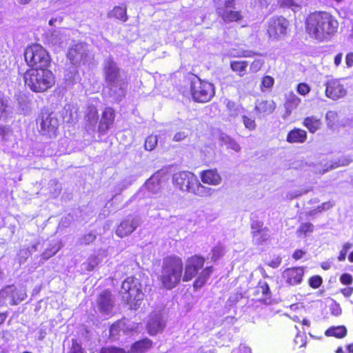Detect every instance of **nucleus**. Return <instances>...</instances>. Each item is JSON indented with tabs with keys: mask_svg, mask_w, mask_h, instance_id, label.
Here are the masks:
<instances>
[{
	"mask_svg": "<svg viewBox=\"0 0 353 353\" xmlns=\"http://www.w3.org/2000/svg\"><path fill=\"white\" fill-rule=\"evenodd\" d=\"M339 23L328 12H315L309 14L305 21V30L310 37L319 41L330 39L337 32Z\"/></svg>",
	"mask_w": 353,
	"mask_h": 353,
	"instance_id": "f257e3e1",
	"label": "nucleus"
},
{
	"mask_svg": "<svg viewBox=\"0 0 353 353\" xmlns=\"http://www.w3.org/2000/svg\"><path fill=\"white\" fill-rule=\"evenodd\" d=\"M175 185L182 191L188 192L198 196H211L214 190L201 184L197 176L190 172H180L173 176Z\"/></svg>",
	"mask_w": 353,
	"mask_h": 353,
	"instance_id": "f03ea898",
	"label": "nucleus"
},
{
	"mask_svg": "<svg viewBox=\"0 0 353 353\" xmlns=\"http://www.w3.org/2000/svg\"><path fill=\"white\" fill-rule=\"evenodd\" d=\"M26 85L33 92H43L54 84L53 73L48 68L30 69L24 74Z\"/></svg>",
	"mask_w": 353,
	"mask_h": 353,
	"instance_id": "7ed1b4c3",
	"label": "nucleus"
},
{
	"mask_svg": "<svg viewBox=\"0 0 353 353\" xmlns=\"http://www.w3.org/2000/svg\"><path fill=\"white\" fill-rule=\"evenodd\" d=\"M183 262L176 256H169L164 259L161 275V282L167 289H172L181 281Z\"/></svg>",
	"mask_w": 353,
	"mask_h": 353,
	"instance_id": "20e7f679",
	"label": "nucleus"
},
{
	"mask_svg": "<svg viewBox=\"0 0 353 353\" xmlns=\"http://www.w3.org/2000/svg\"><path fill=\"white\" fill-rule=\"evenodd\" d=\"M67 57L72 65L71 68L65 71V79L67 81L72 82L78 79L77 67L88 61V48L84 43H77L69 48Z\"/></svg>",
	"mask_w": 353,
	"mask_h": 353,
	"instance_id": "39448f33",
	"label": "nucleus"
},
{
	"mask_svg": "<svg viewBox=\"0 0 353 353\" xmlns=\"http://www.w3.org/2000/svg\"><path fill=\"white\" fill-rule=\"evenodd\" d=\"M141 283L138 279L130 276L125 279L121 285V294L123 300L136 310L143 300L144 294Z\"/></svg>",
	"mask_w": 353,
	"mask_h": 353,
	"instance_id": "423d86ee",
	"label": "nucleus"
},
{
	"mask_svg": "<svg viewBox=\"0 0 353 353\" xmlns=\"http://www.w3.org/2000/svg\"><path fill=\"white\" fill-rule=\"evenodd\" d=\"M24 57L28 65L32 69L47 68L50 57L46 50L39 44H34L26 49Z\"/></svg>",
	"mask_w": 353,
	"mask_h": 353,
	"instance_id": "0eeeda50",
	"label": "nucleus"
},
{
	"mask_svg": "<svg viewBox=\"0 0 353 353\" xmlns=\"http://www.w3.org/2000/svg\"><path fill=\"white\" fill-rule=\"evenodd\" d=\"M191 93L195 101L205 103L209 101L214 94V85L196 78L192 81Z\"/></svg>",
	"mask_w": 353,
	"mask_h": 353,
	"instance_id": "6e6552de",
	"label": "nucleus"
},
{
	"mask_svg": "<svg viewBox=\"0 0 353 353\" xmlns=\"http://www.w3.org/2000/svg\"><path fill=\"white\" fill-rule=\"evenodd\" d=\"M37 124L42 134L49 137L57 135L59 121L54 113L42 110L37 119Z\"/></svg>",
	"mask_w": 353,
	"mask_h": 353,
	"instance_id": "1a4fd4ad",
	"label": "nucleus"
},
{
	"mask_svg": "<svg viewBox=\"0 0 353 353\" xmlns=\"http://www.w3.org/2000/svg\"><path fill=\"white\" fill-rule=\"evenodd\" d=\"M216 12L225 22L238 21L242 19L240 12L236 10L234 0H214Z\"/></svg>",
	"mask_w": 353,
	"mask_h": 353,
	"instance_id": "9d476101",
	"label": "nucleus"
},
{
	"mask_svg": "<svg viewBox=\"0 0 353 353\" xmlns=\"http://www.w3.org/2000/svg\"><path fill=\"white\" fill-rule=\"evenodd\" d=\"M289 21L283 17H273L270 19L268 26V34L272 41H278L287 34Z\"/></svg>",
	"mask_w": 353,
	"mask_h": 353,
	"instance_id": "9b49d317",
	"label": "nucleus"
},
{
	"mask_svg": "<svg viewBox=\"0 0 353 353\" xmlns=\"http://www.w3.org/2000/svg\"><path fill=\"white\" fill-rule=\"evenodd\" d=\"M204 263V258L198 255L188 258L185 262L183 281H189L192 280L198 273V271L203 268Z\"/></svg>",
	"mask_w": 353,
	"mask_h": 353,
	"instance_id": "f8f14e48",
	"label": "nucleus"
},
{
	"mask_svg": "<svg viewBox=\"0 0 353 353\" xmlns=\"http://www.w3.org/2000/svg\"><path fill=\"white\" fill-rule=\"evenodd\" d=\"M161 175L157 172L152 175L137 193V196L141 198L142 196H152L158 194L161 188Z\"/></svg>",
	"mask_w": 353,
	"mask_h": 353,
	"instance_id": "ddd939ff",
	"label": "nucleus"
},
{
	"mask_svg": "<svg viewBox=\"0 0 353 353\" xmlns=\"http://www.w3.org/2000/svg\"><path fill=\"white\" fill-rule=\"evenodd\" d=\"M152 341L145 339L136 342L131 347V352H125L123 349L113 346L101 348V353H143L152 346Z\"/></svg>",
	"mask_w": 353,
	"mask_h": 353,
	"instance_id": "4468645a",
	"label": "nucleus"
},
{
	"mask_svg": "<svg viewBox=\"0 0 353 353\" xmlns=\"http://www.w3.org/2000/svg\"><path fill=\"white\" fill-rule=\"evenodd\" d=\"M126 83L124 80L106 83L105 94L112 101H121L125 95Z\"/></svg>",
	"mask_w": 353,
	"mask_h": 353,
	"instance_id": "2eb2a0df",
	"label": "nucleus"
},
{
	"mask_svg": "<svg viewBox=\"0 0 353 353\" xmlns=\"http://www.w3.org/2000/svg\"><path fill=\"white\" fill-rule=\"evenodd\" d=\"M137 329V326L134 323L125 319L120 320L111 325L110 335L113 340H115L121 334H128L136 331Z\"/></svg>",
	"mask_w": 353,
	"mask_h": 353,
	"instance_id": "dca6fc26",
	"label": "nucleus"
},
{
	"mask_svg": "<svg viewBox=\"0 0 353 353\" xmlns=\"http://www.w3.org/2000/svg\"><path fill=\"white\" fill-rule=\"evenodd\" d=\"M325 87L326 97L332 100H337L345 97L347 94L346 89L339 79H332L327 81Z\"/></svg>",
	"mask_w": 353,
	"mask_h": 353,
	"instance_id": "f3484780",
	"label": "nucleus"
},
{
	"mask_svg": "<svg viewBox=\"0 0 353 353\" xmlns=\"http://www.w3.org/2000/svg\"><path fill=\"white\" fill-rule=\"evenodd\" d=\"M304 276V270L301 267L290 268L285 270L281 275L284 283L290 286L301 283Z\"/></svg>",
	"mask_w": 353,
	"mask_h": 353,
	"instance_id": "a211bd4d",
	"label": "nucleus"
},
{
	"mask_svg": "<svg viewBox=\"0 0 353 353\" xmlns=\"http://www.w3.org/2000/svg\"><path fill=\"white\" fill-rule=\"evenodd\" d=\"M70 31L67 29L55 30L50 31L46 33V41L47 42L55 47H61L63 44H65Z\"/></svg>",
	"mask_w": 353,
	"mask_h": 353,
	"instance_id": "6ab92c4d",
	"label": "nucleus"
},
{
	"mask_svg": "<svg viewBox=\"0 0 353 353\" xmlns=\"http://www.w3.org/2000/svg\"><path fill=\"white\" fill-rule=\"evenodd\" d=\"M103 70L106 83L123 80L120 76L117 63L111 58L105 61Z\"/></svg>",
	"mask_w": 353,
	"mask_h": 353,
	"instance_id": "aec40b11",
	"label": "nucleus"
},
{
	"mask_svg": "<svg viewBox=\"0 0 353 353\" xmlns=\"http://www.w3.org/2000/svg\"><path fill=\"white\" fill-rule=\"evenodd\" d=\"M114 307V300L108 291L101 292L97 299V309L103 315H109Z\"/></svg>",
	"mask_w": 353,
	"mask_h": 353,
	"instance_id": "412c9836",
	"label": "nucleus"
},
{
	"mask_svg": "<svg viewBox=\"0 0 353 353\" xmlns=\"http://www.w3.org/2000/svg\"><path fill=\"white\" fill-rule=\"evenodd\" d=\"M139 221L137 217L128 216L121 222L118 226L116 234L120 237L130 234L138 226Z\"/></svg>",
	"mask_w": 353,
	"mask_h": 353,
	"instance_id": "4be33fe9",
	"label": "nucleus"
},
{
	"mask_svg": "<svg viewBox=\"0 0 353 353\" xmlns=\"http://www.w3.org/2000/svg\"><path fill=\"white\" fill-rule=\"evenodd\" d=\"M165 325V321L159 312L152 314L147 323L148 332L151 335H154L163 331Z\"/></svg>",
	"mask_w": 353,
	"mask_h": 353,
	"instance_id": "5701e85b",
	"label": "nucleus"
},
{
	"mask_svg": "<svg viewBox=\"0 0 353 353\" xmlns=\"http://www.w3.org/2000/svg\"><path fill=\"white\" fill-rule=\"evenodd\" d=\"M114 110L111 108H105L98 125V132L101 134H105L110 130L114 123Z\"/></svg>",
	"mask_w": 353,
	"mask_h": 353,
	"instance_id": "b1692460",
	"label": "nucleus"
},
{
	"mask_svg": "<svg viewBox=\"0 0 353 353\" xmlns=\"http://www.w3.org/2000/svg\"><path fill=\"white\" fill-rule=\"evenodd\" d=\"M85 128L88 132H95L96 125L99 121L97 104L91 103L85 110Z\"/></svg>",
	"mask_w": 353,
	"mask_h": 353,
	"instance_id": "393cba45",
	"label": "nucleus"
},
{
	"mask_svg": "<svg viewBox=\"0 0 353 353\" xmlns=\"http://www.w3.org/2000/svg\"><path fill=\"white\" fill-rule=\"evenodd\" d=\"M201 179L203 183L218 185L221 182V177L216 170H207L201 172Z\"/></svg>",
	"mask_w": 353,
	"mask_h": 353,
	"instance_id": "a878e982",
	"label": "nucleus"
},
{
	"mask_svg": "<svg viewBox=\"0 0 353 353\" xmlns=\"http://www.w3.org/2000/svg\"><path fill=\"white\" fill-rule=\"evenodd\" d=\"M307 139V132L301 129L295 128L291 130L287 137L289 143H303Z\"/></svg>",
	"mask_w": 353,
	"mask_h": 353,
	"instance_id": "bb28decb",
	"label": "nucleus"
},
{
	"mask_svg": "<svg viewBox=\"0 0 353 353\" xmlns=\"http://www.w3.org/2000/svg\"><path fill=\"white\" fill-rule=\"evenodd\" d=\"M11 287H12L14 290L13 292L10 294L9 303L11 305H17L26 298V290L23 287H21L19 289L12 285H11Z\"/></svg>",
	"mask_w": 353,
	"mask_h": 353,
	"instance_id": "cd10ccee",
	"label": "nucleus"
},
{
	"mask_svg": "<svg viewBox=\"0 0 353 353\" xmlns=\"http://www.w3.org/2000/svg\"><path fill=\"white\" fill-rule=\"evenodd\" d=\"M106 256V252L103 250H99L96 254L91 255L86 263V270L91 271L97 266V265L102 261L103 258Z\"/></svg>",
	"mask_w": 353,
	"mask_h": 353,
	"instance_id": "c85d7f7f",
	"label": "nucleus"
},
{
	"mask_svg": "<svg viewBox=\"0 0 353 353\" xmlns=\"http://www.w3.org/2000/svg\"><path fill=\"white\" fill-rule=\"evenodd\" d=\"M213 272L212 267H207L203 269L194 283L195 289L201 288L208 280Z\"/></svg>",
	"mask_w": 353,
	"mask_h": 353,
	"instance_id": "c756f323",
	"label": "nucleus"
},
{
	"mask_svg": "<svg viewBox=\"0 0 353 353\" xmlns=\"http://www.w3.org/2000/svg\"><path fill=\"white\" fill-rule=\"evenodd\" d=\"M321 125V119L315 116L307 117L303 121V125L311 132H316Z\"/></svg>",
	"mask_w": 353,
	"mask_h": 353,
	"instance_id": "7c9ffc66",
	"label": "nucleus"
},
{
	"mask_svg": "<svg viewBox=\"0 0 353 353\" xmlns=\"http://www.w3.org/2000/svg\"><path fill=\"white\" fill-rule=\"evenodd\" d=\"M300 103L301 99L299 97L293 92L289 93L285 103L287 114H291L292 111L296 109Z\"/></svg>",
	"mask_w": 353,
	"mask_h": 353,
	"instance_id": "2f4dec72",
	"label": "nucleus"
},
{
	"mask_svg": "<svg viewBox=\"0 0 353 353\" xmlns=\"http://www.w3.org/2000/svg\"><path fill=\"white\" fill-rule=\"evenodd\" d=\"M256 111L265 114H271L275 109V104L272 101H261L256 104Z\"/></svg>",
	"mask_w": 353,
	"mask_h": 353,
	"instance_id": "473e14b6",
	"label": "nucleus"
},
{
	"mask_svg": "<svg viewBox=\"0 0 353 353\" xmlns=\"http://www.w3.org/2000/svg\"><path fill=\"white\" fill-rule=\"evenodd\" d=\"M248 65V62L245 61H232L230 62L231 69L240 77H243L245 74Z\"/></svg>",
	"mask_w": 353,
	"mask_h": 353,
	"instance_id": "72a5a7b5",
	"label": "nucleus"
},
{
	"mask_svg": "<svg viewBox=\"0 0 353 353\" xmlns=\"http://www.w3.org/2000/svg\"><path fill=\"white\" fill-rule=\"evenodd\" d=\"M258 293H261L263 298L261 300L265 303H268L270 301L271 292L268 283L265 281H260L256 288Z\"/></svg>",
	"mask_w": 353,
	"mask_h": 353,
	"instance_id": "f704fd0d",
	"label": "nucleus"
},
{
	"mask_svg": "<svg viewBox=\"0 0 353 353\" xmlns=\"http://www.w3.org/2000/svg\"><path fill=\"white\" fill-rule=\"evenodd\" d=\"M325 334L327 336H334L341 339L346 336L347 330L345 326L331 327L325 331Z\"/></svg>",
	"mask_w": 353,
	"mask_h": 353,
	"instance_id": "c9c22d12",
	"label": "nucleus"
},
{
	"mask_svg": "<svg viewBox=\"0 0 353 353\" xmlns=\"http://www.w3.org/2000/svg\"><path fill=\"white\" fill-rule=\"evenodd\" d=\"M253 241L256 244H261L263 241H266L270 236V232L268 229H263L259 231H252Z\"/></svg>",
	"mask_w": 353,
	"mask_h": 353,
	"instance_id": "e433bc0d",
	"label": "nucleus"
},
{
	"mask_svg": "<svg viewBox=\"0 0 353 353\" xmlns=\"http://www.w3.org/2000/svg\"><path fill=\"white\" fill-rule=\"evenodd\" d=\"M221 141L223 144L227 146L228 148H230L235 152H239L241 150L240 145L233 139L228 135H221Z\"/></svg>",
	"mask_w": 353,
	"mask_h": 353,
	"instance_id": "4c0bfd02",
	"label": "nucleus"
},
{
	"mask_svg": "<svg viewBox=\"0 0 353 353\" xmlns=\"http://www.w3.org/2000/svg\"><path fill=\"white\" fill-rule=\"evenodd\" d=\"M61 248V244L59 241H54L50 244V248L47 249L42 254L44 260L50 259Z\"/></svg>",
	"mask_w": 353,
	"mask_h": 353,
	"instance_id": "58836bf2",
	"label": "nucleus"
},
{
	"mask_svg": "<svg viewBox=\"0 0 353 353\" xmlns=\"http://www.w3.org/2000/svg\"><path fill=\"white\" fill-rule=\"evenodd\" d=\"M313 228H314V226L310 223H302L299 226V228L296 232L297 235L299 237H305L307 235V234L312 233L313 232Z\"/></svg>",
	"mask_w": 353,
	"mask_h": 353,
	"instance_id": "ea45409f",
	"label": "nucleus"
},
{
	"mask_svg": "<svg viewBox=\"0 0 353 353\" xmlns=\"http://www.w3.org/2000/svg\"><path fill=\"white\" fill-rule=\"evenodd\" d=\"M225 253V248L221 244H218L213 248L211 252V261H216Z\"/></svg>",
	"mask_w": 353,
	"mask_h": 353,
	"instance_id": "a19ab883",
	"label": "nucleus"
},
{
	"mask_svg": "<svg viewBox=\"0 0 353 353\" xmlns=\"http://www.w3.org/2000/svg\"><path fill=\"white\" fill-rule=\"evenodd\" d=\"M13 290L12 287L8 286L0 291V306L9 303V296L13 292Z\"/></svg>",
	"mask_w": 353,
	"mask_h": 353,
	"instance_id": "79ce46f5",
	"label": "nucleus"
},
{
	"mask_svg": "<svg viewBox=\"0 0 353 353\" xmlns=\"http://www.w3.org/2000/svg\"><path fill=\"white\" fill-rule=\"evenodd\" d=\"M112 14L113 17L123 21H127L128 17L126 15L125 8H123L121 7H116L113 9Z\"/></svg>",
	"mask_w": 353,
	"mask_h": 353,
	"instance_id": "37998d69",
	"label": "nucleus"
},
{
	"mask_svg": "<svg viewBox=\"0 0 353 353\" xmlns=\"http://www.w3.org/2000/svg\"><path fill=\"white\" fill-rule=\"evenodd\" d=\"M334 203L332 201H327L322 203L321 205L318 206L316 209L310 211L309 215H314L319 212H321L324 210H327L332 207H333Z\"/></svg>",
	"mask_w": 353,
	"mask_h": 353,
	"instance_id": "c03bdc74",
	"label": "nucleus"
},
{
	"mask_svg": "<svg viewBox=\"0 0 353 353\" xmlns=\"http://www.w3.org/2000/svg\"><path fill=\"white\" fill-rule=\"evenodd\" d=\"M274 80L270 76H265L263 78L261 88L262 92H265L266 90H270L274 85Z\"/></svg>",
	"mask_w": 353,
	"mask_h": 353,
	"instance_id": "a18cd8bd",
	"label": "nucleus"
},
{
	"mask_svg": "<svg viewBox=\"0 0 353 353\" xmlns=\"http://www.w3.org/2000/svg\"><path fill=\"white\" fill-rule=\"evenodd\" d=\"M157 137L156 135H150L147 137L145 142V148L147 150H152L157 144Z\"/></svg>",
	"mask_w": 353,
	"mask_h": 353,
	"instance_id": "49530a36",
	"label": "nucleus"
},
{
	"mask_svg": "<svg viewBox=\"0 0 353 353\" xmlns=\"http://www.w3.org/2000/svg\"><path fill=\"white\" fill-rule=\"evenodd\" d=\"M8 113L7 101L0 96V120H5Z\"/></svg>",
	"mask_w": 353,
	"mask_h": 353,
	"instance_id": "de8ad7c7",
	"label": "nucleus"
},
{
	"mask_svg": "<svg viewBox=\"0 0 353 353\" xmlns=\"http://www.w3.org/2000/svg\"><path fill=\"white\" fill-rule=\"evenodd\" d=\"M338 114L335 111H328L325 114V120L328 126L332 127L335 124Z\"/></svg>",
	"mask_w": 353,
	"mask_h": 353,
	"instance_id": "09e8293b",
	"label": "nucleus"
},
{
	"mask_svg": "<svg viewBox=\"0 0 353 353\" xmlns=\"http://www.w3.org/2000/svg\"><path fill=\"white\" fill-rule=\"evenodd\" d=\"M68 353H86L82 348L81 345L77 340H72V345L69 349Z\"/></svg>",
	"mask_w": 353,
	"mask_h": 353,
	"instance_id": "8fccbe9b",
	"label": "nucleus"
},
{
	"mask_svg": "<svg viewBox=\"0 0 353 353\" xmlns=\"http://www.w3.org/2000/svg\"><path fill=\"white\" fill-rule=\"evenodd\" d=\"M242 119H243V123L247 129H248L250 130H252L255 129L256 123H255V121L254 119L247 117V116H243L242 117Z\"/></svg>",
	"mask_w": 353,
	"mask_h": 353,
	"instance_id": "3c124183",
	"label": "nucleus"
},
{
	"mask_svg": "<svg viewBox=\"0 0 353 353\" xmlns=\"http://www.w3.org/2000/svg\"><path fill=\"white\" fill-rule=\"evenodd\" d=\"M352 247V245L350 243H345L341 250L340 251L339 255L338 256V260L339 261H343L345 260L346 255L349 250Z\"/></svg>",
	"mask_w": 353,
	"mask_h": 353,
	"instance_id": "603ef678",
	"label": "nucleus"
},
{
	"mask_svg": "<svg viewBox=\"0 0 353 353\" xmlns=\"http://www.w3.org/2000/svg\"><path fill=\"white\" fill-rule=\"evenodd\" d=\"M264 64V61L261 59H255L250 65V70L252 72H257L261 70Z\"/></svg>",
	"mask_w": 353,
	"mask_h": 353,
	"instance_id": "864d4df0",
	"label": "nucleus"
},
{
	"mask_svg": "<svg viewBox=\"0 0 353 353\" xmlns=\"http://www.w3.org/2000/svg\"><path fill=\"white\" fill-rule=\"evenodd\" d=\"M322 283V279L319 276H314L310 279L309 284L313 288H318Z\"/></svg>",
	"mask_w": 353,
	"mask_h": 353,
	"instance_id": "5fc2aeb1",
	"label": "nucleus"
},
{
	"mask_svg": "<svg viewBox=\"0 0 353 353\" xmlns=\"http://www.w3.org/2000/svg\"><path fill=\"white\" fill-rule=\"evenodd\" d=\"M296 90L299 94L305 96L309 93L310 88L306 83H301L298 84Z\"/></svg>",
	"mask_w": 353,
	"mask_h": 353,
	"instance_id": "6e6d98bb",
	"label": "nucleus"
},
{
	"mask_svg": "<svg viewBox=\"0 0 353 353\" xmlns=\"http://www.w3.org/2000/svg\"><path fill=\"white\" fill-rule=\"evenodd\" d=\"M96 236L93 233H88L85 234L81 239V244H89L94 241L95 239Z\"/></svg>",
	"mask_w": 353,
	"mask_h": 353,
	"instance_id": "4d7b16f0",
	"label": "nucleus"
},
{
	"mask_svg": "<svg viewBox=\"0 0 353 353\" xmlns=\"http://www.w3.org/2000/svg\"><path fill=\"white\" fill-rule=\"evenodd\" d=\"M340 281L342 283L348 285L352 283V276L349 274H343L340 278Z\"/></svg>",
	"mask_w": 353,
	"mask_h": 353,
	"instance_id": "13d9d810",
	"label": "nucleus"
},
{
	"mask_svg": "<svg viewBox=\"0 0 353 353\" xmlns=\"http://www.w3.org/2000/svg\"><path fill=\"white\" fill-rule=\"evenodd\" d=\"M350 161H351V160H350L347 158H343V159H340L338 162L334 163V164H332L330 165V168H337L339 166L347 165L350 163Z\"/></svg>",
	"mask_w": 353,
	"mask_h": 353,
	"instance_id": "bf43d9fd",
	"label": "nucleus"
},
{
	"mask_svg": "<svg viewBox=\"0 0 353 353\" xmlns=\"http://www.w3.org/2000/svg\"><path fill=\"white\" fill-rule=\"evenodd\" d=\"M232 353H252V352L249 347L241 345L237 349H234Z\"/></svg>",
	"mask_w": 353,
	"mask_h": 353,
	"instance_id": "052dcab7",
	"label": "nucleus"
},
{
	"mask_svg": "<svg viewBox=\"0 0 353 353\" xmlns=\"http://www.w3.org/2000/svg\"><path fill=\"white\" fill-rule=\"evenodd\" d=\"M281 263V258L279 256H277V257L273 259L272 260H271L268 263V265L273 268H276L280 265Z\"/></svg>",
	"mask_w": 353,
	"mask_h": 353,
	"instance_id": "680f3d73",
	"label": "nucleus"
},
{
	"mask_svg": "<svg viewBox=\"0 0 353 353\" xmlns=\"http://www.w3.org/2000/svg\"><path fill=\"white\" fill-rule=\"evenodd\" d=\"M187 136L188 134L185 132H179L174 134L173 139L175 141H181L183 140Z\"/></svg>",
	"mask_w": 353,
	"mask_h": 353,
	"instance_id": "e2e57ef3",
	"label": "nucleus"
},
{
	"mask_svg": "<svg viewBox=\"0 0 353 353\" xmlns=\"http://www.w3.org/2000/svg\"><path fill=\"white\" fill-rule=\"evenodd\" d=\"M252 229L253 231H259L262 230L263 229H265L266 228H263V223L260 221H253L252 223Z\"/></svg>",
	"mask_w": 353,
	"mask_h": 353,
	"instance_id": "0e129e2a",
	"label": "nucleus"
},
{
	"mask_svg": "<svg viewBox=\"0 0 353 353\" xmlns=\"http://www.w3.org/2000/svg\"><path fill=\"white\" fill-rule=\"evenodd\" d=\"M345 63L348 68L353 66V52L348 53L346 55Z\"/></svg>",
	"mask_w": 353,
	"mask_h": 353,
	"instance_id": "69168bd1",
	"label": "nucleus"
},
{
	"mask_svg": "<svg viewBox=\"0 0 353 353\" xmlns=\"http://www.w3.org/2000/svg\"><path fill=\"white\" fill-rule=\"evenodd\" d=\"M138 177V175H136V176H132L130 177H128V178H126L123 183H125L124 184V188H127L128 185H131Z\"/></svg>",
	"mask_w": 353,
	"mask_h": 353,
	"instance_id": "338daca9",
	"label": "nucleus"
},
{
	"mask_svg": "<svg viewBox=\"0 0 353 353\" xmlns=\"http://www.w3.org/2000/svg\"><path fill=\"white\" fill-rule=\"evenodd\" d=\"M305 254V252L304 251H303L301 250H297L293 254V258L295 260H299V259H301L304 256Z\"/></svg>",
	"mask_w": 353,
	"mask_h": 353,
	"instance_id": "774afa93",
	"label": "nucleus"
}]
</instances>
